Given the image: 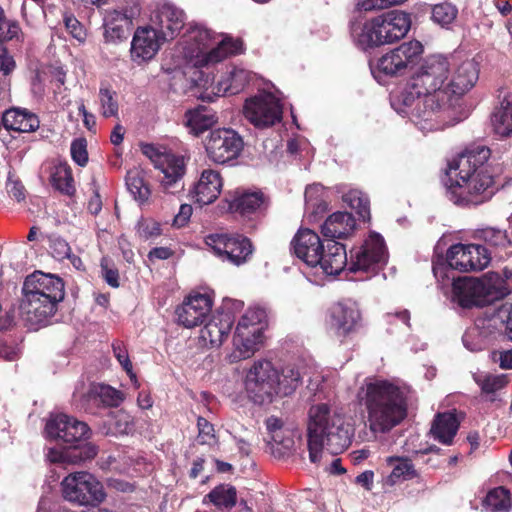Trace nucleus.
Returning a JSON list of instances; mask_svg holds the SVG:
<instances>
[{
	"instance_id": "4be33fe9",
	"label": "nucleus",
	"mask_w": 512,
	"mask_h": 512,
	"mask_svg": "<svg viewBox=\"0 0 512 512\" xmlns=\"http://www.w3.org/2000/svg\"><path fill=\"white\" fill-rule=\"evenodd\" d=\"M45 431L50 438L61 439L71 445H81L90 436V428L85 422L66 414H57L49 418Z\"/></svg>"
},
{
	"instance_id": "09e8293b",
	"label": "nucleus",
	"mask_w": 512,
	"mask_h": 512,
	"mask_svg": "<svg viewBox=\"0 0 512 512\" xmlns=\"http://www.w3.org/2000/svg\"><path fill=\"white\" fill-rule=\"evenodd\" d=\"M112 349L115 358L118 360L121 367L125 370L133 385L136 388H139L140 383L137 379L136 374L133 372L132 363L130 361L126 347L123 345L122 342L118 341L112 344Z\"/></svg>"
},
{
	"instance_id": "423d86ee",
	"label": "nucleus",
	"mask_w": 512,
	"mask_h": 512,
	"mask_svg": "<svg viewBox=\"0 0 512 512\" xmlns=\"http://www.w3.org/2000/svg\"><path fill=\"white\" fill-rule=\"evenodd\" d=\"M22 291L21 313L33 329L48 323L65 295L62 279L41 271L26 277Z\"/></svg>"
},
{
	"instance_id": "cd10ccee",
	"label": "nucleus",
	"mask_w": 512,
	"mask_h": 512,
	"mask_svg": "<svg viewBox=\"0 0 512 512\" xmlns=\"http://www.w3.org/2000/svg\"><path fill=\"white\" fill-rule=\"evenodd\" d=\"M73 398L75 401L79 399L82 402L81 406L87 410L90 405L117 407L123 402L124 394L110 385L92 383L88 390L83 393L79 391V388H76Z\"/></svg>"
},
{
	"instance_id": "4468645a",
	"label": "nucleus",
	"mask_w": 512,
	"mask_h": 512,
	"mask_svg": "<svg viewBox=\"0 0 512 512\" xmlns=\"http://www.w3.org/2000/svg\"><path fill=\"white\" fill-rule=\"evenodd\" d=\"M423 51L422 43L417 40L404 42L382 55L372 73L375 78L379 74L401 76L419 62Z\"/></svg>"
},
{
	"instance_id": "7ed1b4c3",
	"label": "nucleus",
	"mask_w": 512,
	"mask_h": 512,
	"mask_svg": "<svg viewBox=\"0 0 512 512\" xmlns=\"http://www.w3.org/2000/svg\"><path fill=\"white\" fill-rule=\"evenodd\" d=\"M358 399L367 410L368 426L375 435L390 431L406 417L405 392L391 381L366 380L359 389Z\"/></svg>"
},
{
	"instance_id": "680f3d73",
	"label": "nucleus",
	"mask_w": 512,
	"mask_h": 512,
	"mask_svg": "<svg viewBox=\"0 0 512 512\" xmlns=\"http://www.w3.org/2000/svg\"><path fill=\"white\" fill-rule=\"evenodd\" d=\"M100 266L102 276L106 283L113 288H117L119 286L118 270L110 266L109 260L107 258H102Z\"/></svg>"
},
{
	"instance_id": "2eb2a0df",
	"label": "nucleus",
	"mask_w": 512,
	"mask_h": 512,
	"mask_svg": "<svg viewBox=\"0 0 512 512\" xmlns=\"http://www.w3.org/2000/svg\"><path fill=\"white\" fill-rule=\"evenodd\" d=\"M498 297V292L489 280L470 277L453 278L452 301L462 308L485 306Z\"/></svg>"
},
{
	"instance_id": "f03ea898",
	"label": "nucleus",
	"mask_w": 512,
	"mask_h": 512,
	"mask_svg": "<svg viewBox=\"0 0 512 512\" xmlns=\"http://www.w3.org/2000/svg\"><path fill=\"white\" fill-rule=\"evenodd\" d=\"M489 157L490 149L479 145L449 162L443 181L454 204L479 205L493 196V177L485 165Z\"/></svg>"
},
{
	"instance_id": "c85d7f7f",
	"label": "nucleus",
	"mask_w": 512,
	"mask_h": 512,
	"mask_svg": "<svg viewBox=\"0 0 512 512\" xmlns=\"http://www.w3.org/2000/svg\"><path fill=\"white\" fill-rule=\"evenodd\" d=\"M155 168L162 174L160 179L163 189L167 192L178 186L186 172V164L183 156L171 153L159 154L154 160Z\"/></svg>"
},
{
	"instance_id": "393cba45",
	"label": "nucleus",
	"mask_w": 512,
	"mask_h": 512,
	"mask_svg": "<svg viewBox=\"0 0 512 512\" xmlns=\"http://www.w3.org/2000/svg\"><path fill=\"white\" fill-rule=\"evenodd\" d=\"M165 42L166 40L150 24L138 27L131 41L132 61L137 64L150 61Z\"/></svg>"
},
{
	"instance_id": "6e6552de",
	"label": "nucleus",
	"mask_w": 512,
	"mask_h": 512,
	"mask_svg": "<svg viewBox=\"0 0 512 512\" xmlns=\"http://www.w3.org/2000/svg\"><path fill=\"white\" fill-rule=\"evenodd\" d=\"M411 27L410 15L401 10H390L372 19L352 22L353 42L362 50L390 44L404 38Z\"/></svg>"
},
{
	"instance_id": "f704fd0d",
	"label": "nucleus",
	"mask_w": 512,
	"mask_h": 512,
	"mask_svg": "<svg viewBox=\"0 0 512 512\" xmlns=\"http://www.w3.org/2000/svg\"><path fill=\"white\" fill-rule=\"evenodd\" d=\"M39 123L38 117L26 109H9L2 116L5 129L17 132H33L39 128Z\"/></svg>"
},
{
	"instance_id": "39448f33",
	"label": "nucleus",
	"mask_w": 512,
	"mask_h": 512,
	"mask_svg": "<svg viewBox=\"0 0 512 512\" xmlns=\"http://www.w3.org/2000/svg\"><path fill=\"white\" fill-rule=\"evenodd\" d=\"M425 98L426 93L410 78L392 92L390 103L397 114L408 118L423 133L442 130L461 121L453 117L452 110H444L441 104L427 102Z\"/></svg>"
},
{
	"instance_id": "79ce46f5",
	"label": "nucleus",
	"mask_w": 512,
	"mask_h": 512,
	"mask_svg": "<svg viewBox=\"0 0 512 512\" xmlns=\"http://www.w3.org/2000/svg\"><path fill=\"white\" fill-rule=\"evenodd\" d=\"M263 194L261 192H246L238 195L229 205L232 212H238L247 215L255 212L263 204Z\"/></svg>"
},
{
	"instance_id": "a211bd4d",
	"label": "nucleus",
	"mask_w": 512,
	"mask_h": 512,
	"mask_svg": "<svg viewBox=\"0 0 512 512\" xmlns=\"http://www.w3.org/2000/svg\"><path fill=\"white\" fill-rule=\"evenodd\" d=\"M243 114L257 128L273 126L282 119L280 98L271 91H260L246 99Z\"/></svg>"
},
{
	"instance_id": "9d476101",
	"label": "nucleus",
	"mask_w": 512,
	"mask_h": 512,
	"mask_svg": "<svg viewBox=\"0 0 512 512\" xmlns=\"http://www.w3.org/2000/svg\"><path fill=\"white\" fill-rule=\"evenodd\" d=\"M267 326V313L263 308H248L235 327L233 351L228 355L229 362L235 363L252 357L264 342Z\"/></svg>"
},
{
	"instance_id": "6ab92c4d",
	"label": "nucleus",
	"mask_w": 512,
	"mask_h": 512,
	"mask_svg": "<svg viewBox=\"0 0 512 512\" xmlns=\"http://www.w3.org/2000/svg\"><path fill=\"white\" fill-rule=\"evenodd\" d=\"M243 145L242 137L235 130L218 128L207 136L205 151L212 162L226 164L240 155Z\"/></svg>"
},
{
	"instance_id": "aec40b11",
	"label": "nucleus",
	"mask_w": 512,
	"mask_h": 512,
	"mask_svg": "<svg viewBox=\"0 0 512 512\" xmlns=\"http://www.w3.org/2000/svg\"><path fill=\"white\" fill-rule=\"evenodd\" d=\"M141 7L137 2L119 8H108L103 13L104 38L116 43L127 38L133 21L140 16Z\"/></svg>"
},
{
	"instance_id": "603ef678",
	"label": "nucleus",
	"mask_w": 512,
	"mask_h": 512,
	"mask_svg": "<svg viewBox=\"0 0 512 512\" xmlns=\"http://www.w3.org/2000/svg\"><path fill=\"white\" fill-rule=\"evenodd\" d=\"M21 34L19 24L16 21L7 20L4 16V11L0 8V40H18Z\"/></svg>"
},
{
	"instance_id": "72a5a7b5",
	"label": "nucleus",
	"mask_w": 512,
	"mask_h": 512,
	"mask_svg": "<svg viewBox=\"0 0 512 512\" xmlns=\"http://www.w3.org/2000/svg\"><path fill=\"white\" fill-rule=\"evenodd\" d=\"M347 252L343 244L337 241H327L326 248L323 247L321 260L317 264L322 272L329 276L338 275L347 266Z\"/></svg>"
},
{
	"instance_id": "ddd939ff",
	"label": "nucleus",
	"mask_w": 512,
	"mask_h": 512,
	"mask_svg": "<svg viewBox=\"0 0 512 512\" xmlns=\"http://www.w3.org/2000/svg\"><path fill=\"white\" fill-rule=\"evenodd\" d=\"M60 485L63 498L78 506L96 507L106 499L103 484L86 471L68 474Z\"/></svg>"
},
{
	"instance_id": "bf43d9fd",
	"label": "nucleus",
	"mask_w": 512,
	"mask_h": 512,
	"mask_svg": "<svg viewBox=\"0 0 512 512\" xmlns=\"http://www.w3.org/2000/svg\"><path fill=\"white\" fill-rule=\"evenodd\" d=\"M114 425L119 433H129L133 429V417L126 411L119 410L114 414Z\"/></svg>"
},
{
	"instance_id": "c756f323",
	"label": "nucleus",
	"mask_w": 512,
	"mask_h": 512,
	"mask_svg": "<svg viewBox=\"0 0 512 512\" xmlns=\"http://www.w3.org/2000/svg\"><path fill=\"white\" fill-rule=\"evenodd\" d=\"M479 71L477 64L472 60L461 63L454 74L448 79L450 92V104L454 107V101L469 91L477 82Z\"/></svg>"
},
{
	"instance_id": "8fccbe9b",
	"label": "nucleus",
	"mask_w": 512,
	"mask_h": 512,
	"mask_svg": "<svg viewBox=\"0 0 512 512\" xmlns=\"http://www.w3.org/2000/svg\"><path fill=\"white\" fill-rule=\"evenodd\" d=\"M100 111L103 117L118 116V102L115 93L108 88L101 87L99 90Z\"/></svg>"
},
{
	"instance_id": "ea45409f",
	"label": "nucleus",
	"mask_w": 512,
	"mask_h": 512,
	"mask_svg": "<svg viewBox=\"0 0 512 512\" xmlns=\"http://www.w3.org/2000/svg\"><path fill=\"white\" fill-rule=\"evenodd\" d=\"M473 379L480 387L487 401L496 402L502 400L500 391L507 385L506 375H492L478 371L473 373Z\"/></svg>"
},
{
	"instance_id": "f3484780",
	"label": "nucleus",
	"mask_w": 512,
	"mask_h": 512,
	"mask_svg": "<svg viewBox=\"0 0 512 512\" xmlns=\"http://www.w3.org/2000/svg\"><path fill=\"white\" fill-rule=\"evenodd\" d=\"M388 261L384 238L377 232H370L363 244L357 248L348 266L350 272L376 274Z\"/></svg>"
},
{
	"instance_id": "864d4df0",
	"label": "nucleus",
	"mask_w": 512,
	"mask_h": 512,
	"mask_svg": "<svg viewBox=\"0 0 512 512\" xmlns=\"http://www.w3.org/2000/svg\"><path fill=\"white\" fill-rule=\"evenodd\" d=\"M300 432L297 429L287 427L281 434H275L273 441L290 452L295 449L296 441L300 440Z\"/></svg>"
},
{
	"instance_id": "a18cd8bd",
	"label": "nucleus",
	"mask_w": 512,
	"mask_h": 512,
	"mask_svg": "<svg viewBox=\"0 0 512 512\" xmlns=\"http://www.w3.org/2000/svg\"><path fill=\"white\" fill-rule=\"evenodd\" d=\"M484 503L491 512H508L512 506L510 491L502 486L496 487L488 492Z\"/></svg>"
},
{
	"instance_id": "69168bd1",
	"label": "nucleus",
	"mask_w": 512,
	"mask_h": 512,
	"mask_svg": "<svg viewBox=\"0 0 512 512\" xmlns=\"http://www.w3.org/2000/svg\"><path fill=\"white\" fill-rule=\"evenodd\" d=\"M193 209L189 204H182L178 214L174 218V225L177 227L184 226L192 215Z\"/></svg>"
},
{
	"instance_id": "4c0bfd02",
	"label": "nucleus",
	"mask_w": 512,
	"mask_h": 512,
	"mask_svg": "<svg viewBox=\"0 0 512 512\" xmlns=\"http://www.w3.org/2000/svg\"><path fill=\"white\" fill-rule=\"evenodd\" d=\"M459 422L451 412L440 413L436 416L431 427L433 438L444 445H451L458 431Z\"/></svg>"
},
{
	"instance_id": "3c124183",
	"label": "nucleus",
	"mask_w": 512,
	"mask_h": 512,
	"mask_svg": "<svg viewBox=\"0 0 512 512\" xmlns=\"http://www.w3.org/2000/svg\"><path fill=\"white\" fill-rule=\"evenodd\" d=\"M481 238L491 246L506 247L510 239L505 230L488 227L481 231Z\"/></svg>"
},
{
	"instance_id": "338daca9",
	"label": "nucleus",
	"mask_w": 512,
	"mask_h": 512,
	"mask_svg": "<svg viewBox=\"0 0 512 512\" xmlns=\"http://www.w3.org/2000/svg\"><path fill=\"white\" fill-rule=\"evenodd\" d=\"M266 427L271 434L272 440L274 439L275 434H281L287 428L284 426L283 421L280 418L274 416H271L266 420Z\"/></svg>"
},
{
	"instance_id": "5701e85b",
	"label": "nucleus",
	"mask_w": 512,
	"mask_h": 512,
	"mask_svg": "<svg viewBox=\"0 0 512 512\" xmlns=\"http://www.w3.org/2000/svg\"><path fill=\"white\" fill-rule=\"evenodd\" d=\"M185 12L170 2L159 3L152 11L149 24L166 40L177 37L186 23Z\"/></svg>"
},
{
	"instance_id": "1a4fd4ad",
	"label": "nucleus",
	"mask_w": 512,
	"mask_h": 512,
	"mask_svg": "<svg viewBox=\"0 0 512 512\" xmlns=\"http://www.w3.org/2000/svg\"><path fill=\"white\" fill-rule=\"evenodd\" d=\"M450 75V62L442 55H432L425 59L419 70L411 76L422 92L426 93V101L441 104L444 110H452L453 117L456 111L450 104L448 79Z\"/></svg>"
},
{
	"instance_id": "e2e57ef3",
	"label": "nucleus",
	"mask_w": 512,
	"mask_h": 512,
	"mask_svg": "<svg viewBox=\"0 0 512 512\" xmlns=\"http://www.w3.org/2000/svg\"><path fill=\"white\" fill-rule=\"evenodd\" d=\"M51 254L57 260L70 258L71 249L69 244L61 238H55L51 241L50 245Z\"/></svg>"
},
{
	"instance_id": "b1692460",
	"label": "nucleus",
	"mask_w": 512,
	"mask_h": 512,
	"mask_svg": "<svg viewBox=\"0 0 512 512\" xmlns=\"http://www.w3.org/2000/svg\"><path fill=\"white\" fill-rule=\"evenodd\" d=\"M213 297L209 292H193L177 308L178 322L186 328L200 325L210 314Z\"/></svg>"
},
{
	"instance_id": "a19ab883",
	"label": "nucleus",
	"mask_w": 512,
	"mask_h": 512,
	"mask_svg": "<svg viewBox=\"0 0 512 512\" xmlns=\"http://www.w3.org/2000/svg\"><path fill=\"white\" fill-rule=\"evenodd\" d=\"M125 180L128 191L136 201L144 203L148 200L151 192L141 170L137 168L129 170Z\"/></svg>"
},
{
	"instance_id": "774afa93",
	"label": "nucleus",
	"mask_w": 512,
	"mask_h": 512,
	"mask_svg": "<svg viewBox=\"0 0 512 512\" xmlns=\"http://www.w3.org/2000/svg\"><path fill=\"white\" fill-rule=\"evenodd\" d=\"M15 68V61L12 57L6 55V49L1 48L0 53V69L1 71L7 75Z\"/></svg>"
},
{
	"instance_id": "7c9ffc66",
	"label": "nucleus",
	"mask_w": 512,
	"mask_h": 512,
	"mask_svg": "<svg viewBox=\"0 0 512 512\" xmlns=\"http://www.w3.org/2000/svg\"><path fill=\"white\" fill-rule=\"evenodd\" d=\"M232 327V318L228 313L213 315L200 330L199 339L203 346L219 348L228 337Z\"/></svg>"
},
{
	"instance_id": "20e7f679",
	"label": "nucleus",
	"mask_w": 512,
	"mask_h": 512,
	"mask_svg": "<svg viewBox=\"0 0 512 512\" xmlns=\"http://www.w3.org/2000/svg\"><path fill=\"white\" fill-rule=\"evenodd\" d=\"M352 437V425L337 408L321 403L309 409L307 448L312 463L320 461L325 449L331 454L341 453L351 444Z\"/></svg>"
},
{
	"instance_id": "9b49d317",
	"label": "nucleus",
	"mask_w": 512,
	"mask_h": 512,
	"mask_svg": "<svg viewBox=\"0 0 512 512\" xmlns=\"http://www.w3.org/2000/svg\"><path fill=\"white\" fill-rule=\"evenodd\" d=\"M490 260L491 256L486 247L479 244L458 243L448 249L446 264H433V273L436 278H449V270L480 271L488 266Z\"/></svg>"
},
{
	"instance_id": "dca6fc26",
	"label": "nucleus",
	"mask_w": 512,
	"mask_h": 512,
	"mask_svg": "<svg viewBox=\"0 0 512 512\" xmlns=\"http://www.w3.org/2000/svg\"><path fill=\"white\" fill-rule=\"evenodd\" d=\"M205 244L221 261L236 266L246 263L253 253L251 241L242 235L209 234Z\"/></svg>"
},
{
	"instance_id": "052dcab7",
	"label": "nucleus",
	"mask_w": 512,
	"mask_h": 512,
	"mask_svg": "<svg viewBox=\"0 0 512 512\" xmlns=\"http://www.w3.org/2000/svg\"><path fill=\"white\" fill-rule=\"evenodd\" d=\"M65 27L68 32L78 41L82 42L85 40L86 32L81 23L72 15H66L64 17Z\"/></svg>"
},
{
	"instance_id": "13d9d810",
	"label": "nucleus",
	"mask_w": 512,
	"mask_h": 512,
	"mask_svg": "<svg viewBox=\"0 0 512 512\" xmlns=\"http://www.w3.org/2000/svg\"><path fill=\"white\" fill-rule=\"evenodd\" d=\"M137 234L141 239L148 240L161 234L159 223L153 220H140L137 224Z\"/></svg>"
},
{
	"instance_id": "2f4dec72",
	"label": "nucleus",
	"mask_w": 512,
	"mask_h": 512,
	"mask_svg": "<svg viewBox=\"0 0 512 512\" xmlns=\"http://www.w3.org/2000/svg\"><path fill=\"white\" fill-rule=\"evenodd\" d=\"M97 452L94 444L83 443V445H70L66 448H49L46 456L51 463L77 465L93 459Z\"/></svg>"
},
{
	"instance_id": "0e129e2a",
	"label": "nucleus",
	"mask_w": 512,
	"mask_h": 512,
	"mask_svg": "<svg viewBox=\"0 0 512 512\" xmlns=\"http://www.w3.org/2000/svg\"><path fill=\"white\" fill-rule=\"evenodd\" d=\"M491 358L494 362H498L502 369H512V349L493 351Z\"/></svg>"
},
{
	"instance_id": "37998d69",
	"label": "nucleus",
	"mask_w": 512,
	"mask_h": 512,
	"mask_svg": "<svg viewBox=\"0 0 512 512\" xmlns=\"http://www.w3.org/2000/svg\"><path fill=\"white\" fill-rule=\"evenodd\" d=\"M207 500L218 508L231 509L236 504V489L230 485H219L204 497L203 503Z\"/></svg>"
},
{
	"instance_id": "c9c22d12",
	"label": "nucleus",
	"mask_w": 512,
	"mask_h": 512,
	"mask_svg": "<svg viewBox=\"0 0 512 512\" xmlns=\"http://www.w3.org/2000/svg\"><path fill=\"white\" fill-rule=\"evenodd\" d=\"M386 464L391 468V472L384 479V483L387 486H394L400 482L413 478H417L418 483L423 482L412 461L408 458L390 456L386 458Z\"/></svg>"
},
{
	"instance_id": "bb28decb",
	"label": "nucleus",
	"mask_w": 512,
	"mask_h": 512,
	"mask_svg": "<svg viewBox=\"0 0 512 512\" xmlns=\"http://www.w3.org/2000/svg\"><path fill=\"white\" fill-rule=\"evenodd\" d=\"M323 243L319 235L310 229H300L291 241L294 255L307 266L317 268L323 252Z\"/></svg>"
},
{
	"instance_id": "6e6d98bb",
	"label": "nucleus",
	"mask_w": 512,
	"mask_h": 512,
	"mask_svg": "<svg viewBox=\"0 0 512 512\" xmlns=\"http://www.w3.org/2000/svg\"><path fill=\"white\" fill-rule=\"evenodd\" d=\"M462 341L464 346L472 352L480 351L484 348V339L481 337L477 327L468 329L464 333Z\"/></svg>"
},
{
	"instance_id": "5fc2aeb1",
	"label": "nucleus",
	"mask_w": 512,
	"mask_h": 512,
	"mask_svg": "<svg viewBox=\"0 0 512 512\" xmlns=\"http://www.w3.org/2000/svg\"><path fill=\"white\" fill-rule=\"evenodd\" d=\"M71 157L79 166H85L88 162L87 142L84 138L74 139L70 147Z\"/></svg>"
},
{
	"instance_id": "a878e982",
	"label": "nucleus",
	"mask_w": 512,
	"mask_h": 512,
	"mask_svg": "<svg viewBox=\"0 0 512 512\" xmlns=\"http://www.w3.org/2000/svg\"><path fill=\"white\" fill-rule=\"evenodd\" d=\"M223 188L221 173L213 168L203 169L189 190L192 201L205 206L217 200Z\"/></svg>"
},
{
	"instance_id": "0eeeda50",
	"label": "nucleus",
	"mask_w": 512,
	"mask_h": 512,
	"mask_svg": "<svg viewBox=\"0 0 512 512\" xmlns=\"http://www.w3.org/2000/svg\"><path fill=\"white\" fill-rule=\"evenodd\" d=\"M302 372L294 365L285 366L281 373L268 360L255 361L245 379L248 397L259 405L271 403L276 395L288 396L301 384Z\"/></svg>"
},
{
	"instance_id": "412c9836",
	"label": "nucleus",
	"mask_w": 512,
	"mask_h": 512,
	"mask_svg": "<svg viewBox=\"0 0 512 512\" xmlns=\"http://www.w3.org/2000/svg\"><path fill=\"white\" fill-rule=\"evenodd\" d=\"M361 321L359 307L352 299L334 303L328 310L327 329L337 337H346L356 331Z\"/></svg>"
},
{
	"instance_id": "f257e3e1",
	"label": "nucleus",
	"mask_w": 512,
	"mask_h": 512,
	"mask_svg": "<svg viewBox=\"0 0 512 512\" xmlns=\"http://www.w3.org/2000/svg\"><path fill=\"white\" fill-rule=\"evenodd\" d=\"M244 44L241 39L217 34L204 24L189 23L184 40L162 65V70L189 79L199 77L202 68L212 67L226 58L241 54Z\"/></svg>"
},
{
	"instance_id": "4d7b16f0",
	"label": "nucleus",
	"mask_w": 512,
	"mask_h": 512,
	"mask_svg": "<svg viewBox=\"0 0 512 512\" xmlns=\"http://www.w3.org/2000/svg\"><path fill=\"white\" fill-rule=\"evenodd\" d=\"M198 438L202 444L212 445L216 442L213 425L203 417L197 419Z\"/></svg>"
},
{
	"instance_id": "de8ad7c7",
	"label": "nucleus",
	"mask_w": 512,
	"mask_h": 512,
	"mask_svg": "<svg viewBox=\"0 0 512 512\" xmlns=\"http://www.w3.org/2000/svg\"><path fill=\"white\" fill-rule=\"evenodd\" d=\"M342 200L365 221L370 219L369 200L360 190L351 189L344 193Z\"/></svg>"
},
{
	"instance_id": "473e14b6",
	"label": "nucleus",
	"mask_w": 512,
	"mask_h": 512,
	"mask_svg": "<svg viewBox=\"0 0 512 512\" xmlns=\"http://www.w3.org/2000/svg\"><path fill=\"white\" fill-rule=\"evenodd\" d=\"M356 229V221L351 213L338 211L321 225V233L327 241H337L351 236Z\"/></svg>"
},
{
	"instance_id": "c03bdc74",
	"label": "nucleus",
	"mask_w": 512,
	"mask_h": 512,
	"mask_svg": "<svg viewBox=\"0 0 512 512\" xmlns=\"http://www.w3.org/2000/svg\"><path fill=\"white\" fill-rule=\"evenodd\" d=\"M51 183L54 188L64 194L72 195L75 191L72 172L66 163H59L54 166L51 173Z\"/></svg>"
},
{
	"instance_id": "e433bc0d",
	"label": "nucleus",
	"mask_w": 512,
	"mask_h": 512,
	"mask_svg": "<svg viewBox=\"0 0 512 512\" xmlns=\"http://www.w3.org/2000/svg\"><path fill=\"white\" fill-rule=\"evenodd\" d=\"M217 121L216 113L205 106H198L195 109L188 110L184 116L185 126L195 136H199L210 129Z\"/></svg>"
},
{
	"instance_id": "58836bf2",
	"label": "nucleus",
	"mask_w": 512,
	"mask_h": 512,
	"mask_svg": "<svg viewBox=\"0 0 512 512\" xmlns=\"http://www.w3.org/2000/svg\"><path fill=\"white\" fill-rule=\"evenodd\" d=\"M491 121L496 135L501 138L512 136V94L504 95L500 106L494 111Z\"/></svg>"
},
{
	"instance_id": "49530a36",
	"label": "nucleus",
	"mask_w": 512,
	"mask_h": 512,
	"mask_svg": "<svg viewBox=\"0 0 512 512\" xmlns=\"http://www.w3.org/2000/svg\"><path fill=\"white\" fill-rule=\"evenodd\" d=\"M458 15V8L450 2L435 4L431 10V20L442 28H450Z\"/></svg>"
},
{
	"instance_id": "f8f14e48",
	"label": "nucleus",
	"mask_w": 512,
	"mask_h": 512,
	"mask_svg": "<svg viewBox=\"0 0 512 512\" xmlns=\"http://www.w3.org/2000/svg\"><path fill=\"white\" fill-rule=\"evenodd\" d=\"M253 78L254 74L251 71L240 66H233L222 75L217 83H214L208 75L199 72V77H191V86L202 90L199 98L212 102L219 96L239 94Z\"/></svg>"
}]
</instances>
